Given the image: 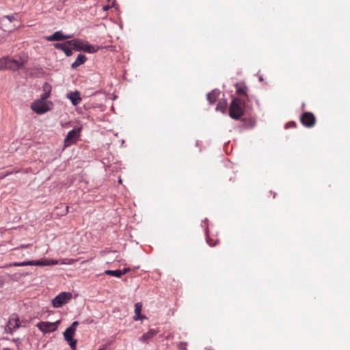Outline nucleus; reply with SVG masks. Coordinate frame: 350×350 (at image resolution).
Listing matches in <instances>:
<instances>
[{"label":"nucleus","mask_w":350,"mask_h":350,"mask_svg":"<svg viewBox=\"0 0 350 350\" xmlns=\"http://www.w3.org/2000/svg\"><path fill=\"white\" fill-rule=\"evenodd\" d=\"M246 101L241 98H233L229 108V115L234 120H239L244 115Z\"/></svg>","instance_id":"1"},{"label":"nucleus","mask_w":350,"mask_h":350,"mask_svg":"<svg viewBox=\"0 0 350 350\" xmlns=\"http://www.w3.org/2000/svg\"><path fill=\"white\" fill-rule=\"evenodd\" d=\"M58 260L53 259H45L38 260H27L21 262H14L12 265L17 267H23L27 265H36V266H50L58 264Z\"/></svg>","instance_id":"2"},{"label":"nucleus","mask_w":350,"mask_h":350,"mask_svg":"<svg viewBox=\"0 0 350 350\" xmlns=\"http://www.w3.org/2000/svg\"><path fill=\"white\" fill-rule=\"evenodd\" d=\"M72 298V293L69 292H62L57 295L52 301L54 308H60L64 304L68 303Z\"/></svg>","instance_id":"3"},{"label":"nucleus","mask_w":350,"mask_h":350,"mask_svg":"<svg viewBox=\"0 0 350 350\" xmlns=\"http://www.w3.org/2000/svg\"><path fill=\"white\" fill-rule=\"evenodd\" d=\"M60 323V320L54 323L41 321L37 324V327L43 333H50L55 332L57 329V325Z\"/></svg>","instance_id":"4"},{"label":"nucleus","mask_w":350,"mask_h":350,"mask_svg":"<svg viewBox=\"0 0 350 350\" xmlns=\"http://www.w3.org/2000/svg\"><path fill=\"white\" fill-rule=\"evenodd\" d=\"M234 87L236 89V94L239 95V98H241L242 99H245V101L249 100L248 91L249 88L245 85V82H238L234 84Z\"/></svg>","instance_id":"5"},{"label":"nucleus","mask_w":350,"mask_h":350,"mask_svg":"<svg viewBox=\"0 0 350 350\" xmlns=\"http://www.w3.org/2000/svg\"><path fill=\"white\" fill-rule=\"evenodd\" d=\"M31 109L37 113L38 114H43L49 110V107L47 104L40 99L35 100L31 103Z\"/></svg>","instance_id":"6"},{"label":"nucleus","mask_w":350,"mask_h":350,"mask_svg":"<svg viewBox=\"0 0 350 350\" xmlns=\"http://www.w3.org/2000/svg\"><path fill=\"white\" fill-rule=\"evenodd\" d=\"M301 124L306 127H312L316 123V118L311 112H304L300 117Z\"/></svg>","instance_id":"7"},{"label":"nucleus","mask_w":350,"mask_h":350,"mask_svg":"<svg viewBox=\"0 0 350 350\" xmlns=\"http://www.w3.org/2000/svg\"><path fill=\"white\" fill-rule=\"evenodd\" d=\"M79 129L70 131L64 139V146L68 147L75 143L79 136Z\"/></svg>","instance_id":"8"},{"label":"nucleus","mask_w":350,"mask_h":350,"mask_svg":"<svg viewBox=\"0 0 350 350\" xmlns=\"http://www.w3.org/2000/svg\"><path fill=\"white\" fill-rule=\"evenodd\" d=\"M79 325L78 321H74L64 332V337L65 340L69 341L73 338L77 330V326Z\"/></svg>","instance_id":"9"},{"label":"nucleus","mask_w":350,"mask_h":350,"mask_svg":"<svg viewBox=\"0 0 350 350\" xmlns=\"http://www.w3.org/2000/svg\"><path fill=\"white\" fill-rule=\"evenodd\" d=\"M23 64L22 62L6 57V68H5V69L16 70L21 68L23 66Z\"/></svg>","instance_id":"10"},{"label":"nucleus","mask_w":350,"mask_h":350,"mask_svg":"<svg viewBox=\"0 0 350 350\" xmlns=\"http://www.w3.org/2000/svg\"><path fill=\"white\" fill-rule=\"evenodd\" d=\"M70 35H64L61 31H55L51 36H46V40L48 41H55V40H63L65 39L70 38Z\"/></svg>","instance_id":"11"},{"label":"nucleus","mask_w":350,"mask_h":350,"mask_svg":"<svg viewBox=\"0 0 350 350\" xmlns=\"http://www.w3.org/2000/svg\"><path fill=\"white\" fill-rule=\"evenodd\" d=\"M19 326L20 323L18 316L16 314L12 315L8 323V328L10 329V332H12L17 329Z\"/></svg>","instance_id":"12"},{"label":"nucleus","mask_w":350,"mask_h":350,"mask_svg":"<svg viewBox=\"0 0 350 350\" xmlns=\"http://www.w3.org/2000/svg\"><path fill=\"white\" fill-rule=\"evenodd\" d=\"M158 332L159 331L157 329H150L147 332L144 333L139 340L143 342L148 343Z\"/></svg>","instance_id":"13"},{"label":"nucleus","mask_w":350,"mask_h":350,"mask_svg":"<svg viewBox=\"0 0 350 350\" xmlns=\"http://www.w3.org/2000/svg\"><path fill=\"white\" fill-rule=\"evenodd\" d=\"M53 46L57 49H60L64 52L66 56L70 57L72 55V50L69 48L68 43L67 42L64 43H55Z\"/></svg>","instance_id":"14"},{"label":"nucleus","mask_w":350,"mask_h":350,"mask_svg":"<svg viewBox=\"0 0 350 350\" xmlns=\"http://www.w3.org/2000/svg\"><path fill=\"white\" fill-rule=\"evenodd\" d=\"M67 98L70 99L72 104L75 106L79 104L81 101V98L80 96V93L78 91L70 92L67 94Z\"/></svg>","instance_id":"15"},{"label":"nucleus","mask_w":350,"mask_h":350,"mask_svg":"<svg viewBox=\"0 0 350 350\" xmlns=\"http://www.w3.org/2000/svg\"><path fill=\"white\" fill-rule=\"evenodd\" d=\"M142 309V304L137 302L135 304V315L133 316L134 321L142 320L146 319V317L141 314Z\"/></svg>","instance_id":"16"},{"label":"nucleus","mask_w":350,"mask_h":350,"mask_svg":"<svg viewBox=\"0 0 350 350\" xmlns=\"http://www.w3.org/2000/svg\"><path fill=\"white\" fill-rule=\"evenodd\" d=\"M67 43H68L70 46H72L77 51H83L82 49H84V46L85 44V42L79 39L68 40L67 41Z\"/></svg>","instance_id":"17"},{"label":"nucleus","mask_w":350,"mask_h":350,"mask_svg":"<svg viewBox=\"0 0 350 350\" xmlns=\"http://www.w3.org/2000/svg\"><path fill=\"white\" fill-rule=\"evenodd\" d=\"M86 60H87V58L84 55H83V54L78 55V56L77 57V59L71 65L72 68H73V69L77 68L79 66L84 64Z\"/></svg>","instance_id":"18"},{"label":"nucleus","mask_w":350,"mask_h":350,"mask_svg":"<svg viewBox=\"0 0 350 350\" xmlns=\"http://www.w3.org/2000/svg\"><path fill=\"white\" fill-rule=\"evenodd\" d=\"M219 95V92L217 90H214L207 94L206 98L210 104H213L217 100Z\"/></svg>","instance_id":"19"},{"label":"nucleus","mask_w":350,"mask_h":350,"mask_svg":"<svg viewBox=\"0 0 350 350\" xmlns=\"http://www.w3.org/2000/svg\"><path fill=\"white\" fill-rule=\"evenodd\" d=\"M98 46L92 45L90 44H88V42H85V44L84 46V49H82L83 51L89 53H94L98 51Z\"/></svg>","instance_id":"20"},{"label":"nucleus","mask_w":350,"mask_h":350,"mask_svg":"<svg viewBox=\"0 0 350 350\" xmlns=\"http://www.w3.org/2000/svg\"><path fill=\"white\" fill-rule=\"evenodd\" d=\"M104 274L108 275H112L117 278H120L122 276L121 270H105Z\"/></svg>","instance_id":"21"},{"label":"nucleus","mask_w":350,"mask_h":350,"mask_svg":"<svg viewBox=\"0 0 350 350\" xmlns=\"http://www.w3.org/2000/svg\"><path fill=\"white\" fill-rule=\"evenodd\" d=\"M51 86L48 83H44L42 85V91L44 92H46V94H51Z\"/></svg>","instance_id":"22"},{"label":"nucleus","mask_w":350,"mask_h":350,"mask_svg":"<svg viewBox=\"0 0 350 350\" xmlns=\"http://www.w3.org/2000/svg\"><path fill=\"white\" fill-rule=\"evenodd\" d=\"M77 261L76 259H72V258H64L63 260H61V264L62 265H72L73 264L74 262H75Z\"/></svg>","instance_id":"23"},{"label":"nucleus","mask_w":350,"mask_h":350,"mask_svg":"<svg viewBox=\"0 0 350 350\" xmlns=\"http://www.w3.org/2000/svg\"><path fill=\"white\" fill-rule=\"evenodd\" d=\"M69 344V345L70 346V348L72 349V350H76V347H77V340L75 339H72L69 341H67Z\"/></svg>","instance_id":"24"},{"label":"nucleus","mask_w":350,"mask_h":350,"mask_svg":"<svg viewBox=\"0 0 350 350\" xmlns=\"http://www.w3.org/2000/svg\"><path fill=\"white\" fill-rule=\"evenodd\" d=\"M6 68V57L0 59V70Z\"/></svg>","instance_id":"25"},{"label":"nucleus","mask_w":350,"mask_h":350,"mask_svg":"<svg viewBox=\"0 0 350 350\" xmlns=\"http://www.w3.org/2000/svg\"><path fill=\"white\" fill-rule=\"evenodd\" d=\"M187 347V343L185 342H180L178 345V348L179 350H186Z\"/></svg>","instance_id":"26"},{"label":"nucleus","mask_w":350,"mask_h":350,"mask_svg":"<svg viewBox=\"0 0 350 350\" xmlns=\"http://www.w3.org/2000/svg\"><path fill=\"white\" fill-rule=\"evenodd\" d=\"M226 107V103H219L216 107V109L217 110L220 109L221 111H224Z\"/></svg>","instance_id":"27"},{"label":"nucleus","mask_w":350,"mask_h":350,"mask_svg":"<svg viewBox=\"0 0 350 350\" xmlns=\"http://www.w3.org/2000/svg\"><path fill=\"white\" fill-rule=\"evenodd\" d=\"M51 94H46V92H44L40 96V100H45L46 98H48L50 96Z\"/></svg>","instance_id":"28"},{"label":"nucleus","mask_w":350,"mask_h":350,"mask_svg":"<svg viewBox=\"0 0 350 350\" xmlns=\"http://www.w3.org/2000/svg\"><path fill=\"white\" fill-rule=\"evenodd\" d=\"M130 271H131V269L129 267L124 268L122 270H121L122 275L129 273Z\"/></svg>","instance_id":"29"},{"label":"nucleus","mask_w":350,"mask_h":350,"mask_svg":"<svg viewBox=\"0 0 350 350\" xmlns=\"http://www.w3.org/2000/svg\"><path fill=\"white\" fill-rule=\"evenodd\" d=\"M5 17L8 18L10 22L13 21L15 19V16L13 15H7Z\"/></svg>","instance_id":"30"},{"label":"nucleus","mask_w":350,"mask_h":350,"mask_svg":"<svg viewBox=\"0 0 350 350\" xmlns=\"http://www.w3.org/2000/svg\"><path fill=\"white\" fill-rule=\"evenodd\" d=\"M12 172H7L4 175L2 176V178H4L10 174H11Z\"/></svg>","instance_id":"31"},{"label":"nucleus","mask_w":350,"mask_h":350,"mask_svg":"<svg viewBox=\"0 0 350 350\" xmlns=\"http://www.w3.org/2000/svg\"><path fill=\"white\" fill-rule=\"evenodd\" d=\"M29 245V244H28V245H21L19 247L20 248H24V247H27Z\"/></svg>","instance_id":"32"},{"label":"nucleus","mask_w":350,"mask_h":350,"mask_svg":"<svg viewBox=\"0 0 350 350\" xmlns=\"http://www.w3.org/2000/svg\"><path fill=\"white\" fill-rule=\"evenodd\" d=\"M105 349H106V345H104L102 348H100L98 350H105Z\"/></svg>","instance_id":"33"},{"label":"nucleus","mask_w":350,"mask_h":350,"mask_svg":"<svg viewBox=\"0 0 350 350\" xmlns=\"http://www.w3.org/2000/svg\"><path fill=\"white\" fill-rule=\"evenodd\" d=\"M118 182H119V183H122V180L121 178H119Z\"/></svg>","instance_id":"34"},{"label":"nucleus","mask_w":350,"mask_h":350,"mask_svg":"<svg viewBox=\"0 0 350 350\" xmlns=\"http://www.w3.org/2000/svg\"><path fill=\"white\" fill-rule=\"evenodd\" d=\"M68 212V206H66V213Z\"/></svg>","instance_id":"35"},{"label":"nucleus","mask_w":350,"mask_h":350,"mask_svg":"<svg viewBox=\"0 0 350 350\" xmlns=\"http://www.w3.org/2000/svg\"><path fill=\"white\" fill-rule=\"evenodd\" d=\"M3 350H10V349H4Z\"/></svg>","instance_id":"36"}]
</instances>
